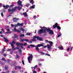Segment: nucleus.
<instances>
[{"instance_id": "nucleus-52", "label": "nucleus", "mask_w": 73, "mask_h": 73, "mask_svg": "<svg viewBox=\"0 0 73 73\" xmlns=\"http://www.w3.org/2000/svg\"><path fill=\"white\" fill-rule=\"evenodd\" d=\"M38 65L39 66H42V64H41V63H39Z\"/></svg>"}, {"instance_id": "nucleus-14", "label": "nucleus", "mask_w": 73, "mask_h": 73, "mask_svg": "<svg viewBox=\"0 0 73 73\" xmlns=\"http://www.w3.org/2000/svg\"><path fill=\"white\" fill-rule=\"evenodd\" d=\"M37 65H36L34 66V67H31V69H32V71H33L34 70H36V68L37 67Z\"/></svg>"}, {"instance_id": "nucleus-39", "label": "nucleus", "mask_w": 73, "mask_h": 73, "mask_svg": "<svg viewBox=\"0 0 73 73\" xmlns=\"http://www.w3.org/2000/svg\"><path fill=\"white\" fill-rule=\"evenodd\" d=\"M36 17H37V16L36 15H34L33 17V18L34 19H36Z\"/></svg>"}, {"instance_id": "nucleus-40", "label": "nucleus", "mask_w": 73, "mask_h": 73, "mask_svg": "<svg viewBox=\"0 0 73 73\" xmlns=\"http://www.w3.org/2000/svg\"><path fill=\"white\" fill-rule=\"evenodd\" d=\"M25 41L26 42H28V41H29V40H28V39H25Z\"/></svg>"}, {"instance_id": "nucleus-15", "label": "nucleus", "mask_w": 73, "mask_h": 73, "mask_svg": "<svg viewBox=\"0 0 73 73\" xmlns=\"http://www.w3.org/2000/svg\"><path fill=\"white\" fill-rule=\"evenodd\" d=\"M9 7L8 5H7L6 6H5L4 5H3V7L5 9H8V7Z\"/></svg>"}, {"instance_id": "nucleus-37", "label": "nucleus", "mask_w": 73, "mask_h": 73, "mask_svg": "<svg viewBox=\"0 0 73 73\" xmlns=\"http://www.w3.org/2000/svg\"><path fill=\"white\" fill-rule=\"evenodd\" d=\"M26 7H28L29 5H30V4H29V3H27V4H26Z\"/></svg>"}, {"instance_id": "nucleus-25", "label": "nucleus", "mask_w": 73, "mask_h": 73, "mask_svg": "<svg viewBox=\"0 0 73 73\" xmlns=\"http://www.w3.org/2000/svg\"><path fill=\"white\" fill-rule=\"evenodd\" d=\"M23 15L25 16H27V12H26L25 13H23Z\"/></svg>"}, {"instance_id": "nucleus-13", "label": "nucleus", "mask_w": 73, "mask_h": 73, "mask_svg": "<svg viewBox=\"0 0 73 73\" xmlns=\"http://www.w3.org/2000/svg\"><path fill=\"white\" fill-rule=\"evenodd\" d=\"M20 30H21V31H22L23 33H26V32L27 31V30H26L24 29L22 27L21 28Z\"/></svg>"}, {"instance_id": "nucleus-26", "label": "nucleus", "mask_w": 73, "mask_h": 73, "mask_svg": "<svg viewBox=\"0 0 73 73\" xmlns=\"http://www.w3.org/2000/svg\"><path fill=\"white\" fill-rule=\"evenodd\" d=\"M30 2L31 4H33V3H34V1H33V0H31V1H30Z\"/></svg>"}, {"instance_id": "nucleus-22", "label": "nucleus", "mask_w": 73, "mask_h": 73, "mask_svg": "<svg viewBox=\"0 0 73 73\" xmlns=\"http://www.w3.org/2000/svg\"><path fill=\"white\" fill-rule=\"evenodd\" d=\"M39 52L40 53L41 55H42V56L45 54V53L44 52H41L40 51H39Z\"/></svg>"}, {"instance_id": "nucleus-48", "label": "nucleus", "mask_w": 73, "mask_h": 73, "mask_svg": "<svg viewBox=\"0 0 73 73\" xmlns=\"http://www.w3.org/2000/svg\"><path fill=\"white\" fill-rule=\"evenodd\" d=\"M5 51V49H2V52L3 53V52H4Z\"/></svg>"}, {"instance_id": "nucleus-24", "label": "nucleus", "mask_w": 73, "mask_h": 73, "mask_svg": "<svg viewBox=\"0 0 73 73\" xmlns=\"http://www.w3.org/2000/svg\"><path fill=\"white\" fill-rule=\"evenodd\" d=\"M24 23H22L21 24L19 23H18V25H19V26H20V25L21 26H23V24Z\"/></svg>"}, {"instance_id": "nucleus-59", "label": "nucleus", "mask_w": 73, "mask_h": 73, "mask_svg": "<svg viewBox=\"0 0 73 73\" xmlns=\"http://www.w3.org/2000/svg\"><path fill=\"white\" fill-rule=\"evenodd\" d=\"M7 61H8V62H9V61H10V60H9V59H7Z\"/></svg>"}, {"instance_id": "nucleus-6", "label": "nucleus", "mask_w": 73, "mask_h": 73, "mask_svg": "<svg viewBox=\"0 0 73 73\" xmlns=\"http://www.w3.org/2000/svg\"><path fill=\"white\" fill-rule=\"evenodd\" d=\"M15 43L16 42H15V40L13 41L12 42L10 43V44L11 45V46L12 48V49L13 50H15L16 49V47L15 48V47H14V46H13V45H15Z\"/></svg>"}, {"instance_id": "nucleus-38", "label": "nucleus", "mask_w": 73, "mask_h": 73, "mask_svg": "<svg viewBox=\"0 0 73 73\" xmlns=\"http://www.w3.org/2000/svg\"><path fill=\"white\" fill-rule=\"evenodd\" d=\"M16 56L17 57V58H20V56L17 55H16Z\"/></svg>"}, {"instance_id": "nucleus-51", "label": "nucleus", "mask_w": 73, "mask_h": 73, "mask_svg": "<svg viewBox=\"0 0 73 73\" xmlns=\"http://www.w3.org/2000/svg\"><path fill=\"white\" fill-rule=\"evenodd\" d=\"M50 56V54H45V56Z\"/></svg>"}, {"instance_id": "nucleus-54", "label": "nucleus", "mask_w": 73, "mask_h": 73, "mask_svg": "<svg viewBox=\"0 0 73 73\" xmlns=\"http://www.w3.org/2000/svg\"><path fill=\"white\" fill-rule=\"evenodd\" d=\"M46 47H47V46H44L43 48H46Z\"/></svg>"}, {"instance_id": "nucleus-42", "label": "nucleus", "mask_w": 73, "mask_h": 73, "mask_svg": "<svg viewBox=\"0 0 73 73\" xmlns=\"http://www.w3.org/2000/svg\"><path fill=\"white\" fill-rule=\"evenodd\" d=\"M30 46H32V47H34V46H35V45H33V44H31V45H30Z\"/></svg>"}, {"instance_id": "nucleus-61", "label": "nucleus", "mask_w": 73, "mask_h": 73, "mask_svg": "<svg viewBox=\"0 0 73 73\" xmlns=\"http://www.w3.org/2000/svg\"><path fill=\"white\" fill-rule=\"evenodd\" d=\"M12 73H15V71H12Z\"/></svg>"}, {"instance_id": "nucleus-7", "label": "nucleus", "mask_w": 73, "mask_h": 73, "mask_svg": "<svg viewBox=\"0 0 73 73\" xmlns=\"http://www.w3.org/2000/svg\"><path fill=\"white\" fill-rule=\"evenodd\" d=\"M58 23H56L54 25H53V27L54 29H55L56 28H57V29H59V30H60L61 29V27H60L59 26H58Z\"/></svg>"}, {"instance_id": "nucleus-47", "label": "nucleus", "mask_w": 73, "mask_h": 73, "mask_svg": "<svg viewBox=\"0 0 73 73\" xmlns=\"http://www.w3.org/2000/svg\"><path fill=\"white\" fill-rule=\"evenodd\" d=\"M33 73H37V72H36V71H33Z\"/></svg>"}, {"instance_id": "nucleus-58", "label": "nucleus", "mask_w": 73, "mask_h": 73, "mask_svg": "<svg viewBox=\"0 0 73 73\" xmlns=\"http://www.w3.org/2000/svg\"><path fill=\"white\" fill-rule=\"evenodd\" d=\"M9 70L7 71L6 72V73H9Z\"/></svg>"}, {"instance_id": "nucleus-33", "label": "nucleus", "mask_w": 73, "mask_h": 73, "mask_svg": "<svg viewBox=\"0 0 73 73\" xmlns=\"http://www.w3.org/2000/svg\"><path fill=\"white\" fill-rule=\"evenodd\" d=\"M1 37H3V39H5V37H4V35H1Z\"/></svg>"}, {"instance_id": "nucleus-32", "label": "nucleus", "mask_w": 73, "mask_h": 73, "mask_svg": "<svg viewBox=\"0 0 73 73\" xmlns=\"http://www.w3.org/2000/svg\"><path fill=\"white\" fill-rule=\"evenodd\" d=\"M35 38H33L32 39V41H36V39H35Z\"/></svg>"}, {"instance_id": "nucleus-9", "label": "nucleus", "mask_w": 73, "mask_h": 73, "mask_svg": "<svg viewBox=\"0 0 73 73\" xmlns=\"http://www.w3.org/2000/svg\"><path fill=\"white\" fill-rule=\"evenodd\" d=\"M33 38H37V40H39L40 41L43 40V39H42V38L40 37H39L38 36H33Z\"/></svg>"}, {"instance_id": "nucleus-18", "label": "nucleus", "mask_w": 73, "mask_h": 73, "mask_svg": "<svg viewBox=\"0 0 73 73\" xmlns=\"http://www.w3.org/2000/svg\"><path fill=\"white\" fill-rule=\"evenodd\" d=\"M21 68V67L19 66H16L15 67V69H20Z\"/></svg>"}, {"instance_id": "nucleus-30", "label": "nucleus", "mask_w": 73, "mask_h": 73, "mask_svg": "<svg viewBox=\"0 0 73 73\" xmlns=\"http://www.w3.org/2000/svg\"><path fill=\"white\" fill-rule=\"evenodd\" d=\"M25 36V35L24 34H21L20 35V37H24Z\"/></svg>"}, {"instance_id": "nucleus-3", "label": "nucleus", "mask_w": 73, "mask_h": 73, "mask_svg": "<svg viewBox=\"0 0 73 73\" xmlns=\"http://www.w3.org/2000/svg\"><path fill=\"white\" fill-rule=\"evenodd\" d=\"M17 3L18 4V5H20V6H19L17 7V8H18V10H19V11H20L21 10V9L22 7H23V5H22V4H21V3H22L21 2V1H20V0H19L18 1Z\"/></svg>"}, {"instance_id": "nucleus-21", "label": "nucleus", "mask_w": 73, "mask_h": 73, "mask_svg": "<svg viewBox=\"0 0 73 73\" xmlns=\"http://www.w3.org/2000/svg\"><path fill=\"white\" fill-rule=\"evenodd\" d=\"M1 60H3V61H4L5 62H6V63H8L7 62V60H5V58H2Z\"/></svg>"}, {"instance_id": "nucleus-31", "label": "nucleus", "mask_w": 73, "mask_h": 73, "mask_svg": "<svg viewBox=\"0 0 73 73\" xmlns=\"http://www.w3.org/2000/svg\"><path fill=\"white\" fill-rule=\"evenodd\" d=\"M4 40H5V41H6V42H8V39L5 38V39H4Z\"/></svg>"}, {"instance_id": "nucleus-4", "label": "nucleus", "mask_w": 73, "mask_h": 73, "mask_svg": "<svg viewBox=\"0 0 73 73\" xmlns=\"http://www.w3.org/2000/svg\"><path fill=\"white\" fill-rule=\"evenodd\" d=\"M16 45L18 46L21 45V46H22L21 47V48H22V49H23L24 48L23 46H26V45H27V43H25L23 44V43H20L17 42L16 43Z\"/></svg>"}, {"instance_id": "nucleus-44", "label": "nucleus", "mask_w": 73, "mask_h": 73, "mask_svg": "<svg viewBox=\"0 0 73 73\" xmlns=\"http://www.w3.org/2000/svg\"><path fill=\"white\" fill-rule=\"evenodd\" d=\"M22 64H23V65L25 64H24V61L23 60H22Z\"/></svg>"}, {"instance_id": "nucleus-46", "label": "nucleus", "mask_w": 73, "mask_h": 73, "mask_svg": "<svg viewBox=\"0 0 73 73\" xmlns=\"http://www.w3.org/2000/svg\"><path fill=\"white\" fill-rule=\"evenodd\" d=\"M28 42L29 43H32V42L31 40L29 41H28Z\"/></svg>"}, {"instance_id": "nucleus-56", "label": "nucleus", "mask_w": 73, "mask_h": 73, "mask_svg": "<svg viewBox=\"0 0 73 73\" xmlns=\"http://www.w3.org/2000/svg\"><path fill=\"white\" fill-rule=\"evenodd\" d=\"M3 55H4V56L5 57L6 56H7L6 54H4Z\"/></svg>"}, {"instance_id": "nucleus-63", "label": "nucleus", "mask_w": 73, "mask_h": 73, "mask_svg": "<svg viewBox=\"0 0 73 73\" xmlns=\"http://www.w3.org/2000/svg\"><path fill=\"white\" fill-rule=\"evenodd\" d=\"M27 48H30V46H27Z\"/></svg>"}, {"instance_id": "nucleus-36", "label": "nucleus", "mask_w": 73, "mask_h": 73, "mask_svg": "<svg viewBox=\"0 0 73 73\" xmlns=\"http://www.w3.org/2000/svg\"><path fill=\"white\" fill-rule=\"evenodd\" d=\"M36 50H37V51H38V52H40L39 51V49L38 48V47H36Z\"/></svg>"}, {"instance_id": "nucleus-19", "label": "nucleus", "mask_w": 73, "mask_h": 73, "mask_svg": "<svg viewBox=\"0 0 73 73\" xmlns=\"http://www.w3.org/2000/svg\"><path fill=\"white\" fill-rule=\"evenodd\" d=\"M70 49H71V50H72V49H73V47H70L69 48H68L67 49V51H69V50H70Z\"/></svg>"}, {"instance_id": "nucleus-17", "label": "nucleus", "mask_w": 73, "mask_h": 73, "mask_svg": "<svg viewBox=\"0 0 73 73\" xmlns=\"http://www.w3.org/2000/svg\"><path fill=\"white\" fill-rule=\"evenodd\" d=\"M14 19V21L15 22H17V20H19V18H13Z\"/></svg>"}, {"instance_id": "nucleus-1", "label": "nucleus", "mask_w": 73, "mask_h": 73, "mask_svg": "<svg viewBox=\"0 0 73 73\" xmlns=\"http://www.w3.org/2000/svg\"><path fill=\"white\" fill-rule=\"evenodd\" d=\"M46 32H49V34L50 35H52V34H53V32L52 30L48 29L45 27H42V29L39 30L38 32L39 33H46Z\"/></svg>"}, {"instance_id": "nucleus-2", "label": "nucleus", "mask_w": 73, "mask_h": 73, "mask_svg": "<svg viewBox=\"0 0 73 73\" xmlns=\"http://www.w3.org/2000/svg\"><path fill=\"white\" fill-rule=\"evenodd\" d=\"M45 41H46V42L47 44L49 43L50 44V45L49 44H47V48L48 50L50 51V50H51L53 49V48H51V47L52 46V45H53V42L50 41H49L48 40H45Z\"/></svg>"}, {"instance_id": "nucleus-60", "label": "nucleus", "mask_w": 73, "mask_h": 73, "mask_svg": "<svg viewBox=\"0 0 73 73\" xmlns=\"http://www.w3.org/2000/svg\"><path fill=\"white\" fill-rule=\"evenodd\" d=\"M40 70V69L39 68H38V72H39Z\"/></svg>"}, {"instance_id": "nucleus-35", "label": "nucleus", "mask_w": 73, "mask_h": 73, "mask_svg": "<svg viewBox=\"0 0 73 73\" xmlns=\"http://www.w3.org/2000/svg\"><path fill=\"white\" fill-rule=\"evenodd\" d=\"M18 26H19V25H18V23H17V25H14V27H15V28H16V27H18Z\"/></svg>"}, {"instance_id": "nucleus-45", "label": "nucleus", "mask_w": 73, "mask_h": 73, "mask_svg": "<svg viewBox=\"0 0 73 73\" xmlns=\"http://www.w3.org/2000/svg\"><path fill=\"white\" fill-rule=\"evenodd\" d=\"M11 27H15V25L12 24L11 25Z\"/></svg>"}, {"instance_id": "nucleus-11", "label": "nucleus", "mask_w": 73, "mask_h": 73, "mask_svg": "<svg viewBox=\"0 0 73 73\" xmlns=\"http://www.w3.org/2000/svg\"><path fill=\"white\" fill-rule=\"evenodd\" d=\"M14 31L15 32H17L18 33H20V32H21V31H20L19 30L16 29V27L14 28Z\"/></svg>"}, {"instance_id": "nucleus-41", "label": "nucleus", "mask_w": 73, "mask_h": 73, "mask_svg": "<svg viewBox=\"0 0 73 73\" xmlns=\"http://www.w3.org/2000/svg\"><path fill=\"white\" fill-rule=\"evenodd\" d=\"M61 35H62V34L61 33L60 34L58 35V37H60V36H61Z\"/></svg>"}, {"instance_id": "nucleus-53", "label": "nucleus", "mask_w": 73, "mask_h": 73, "mask_svg": "<svg viewBox=\"0 0 73 73\" xmlns=\"http://www.w3.org/2000/svg\"><path fill=\"white\" fill-rule=\"evenodd\" d=\"M2 7V4L0 3V8Z\"/></svg>"}, {"instance_id": "nucleus-20", "label": "nucleus", "mask_w": 73, "mask_h": 73, "mask_svg": "<svg viewBox=\"0 0 73 73\" xmlns=\"http://www.w3.org/2000/svg\"><path fill=\"white\" fill-rule=\"evenodd\" d=\"M35 6V5H33L32 6L30 7V9H34Z\"/></svg>"}, {"instance_id": "nucleus-43", "label": "nucleus", "mask_w": 73, "mask_h": 73, "mask_svg": "<svg viewBox=\"0 0 73 73\" xmlns=\"http://www.w3.org/2000/svg\"><path fill=\"white\" fill-rule=\"evenodd\" d=\"M12 50V49H9L7 50V51L9 52V51H11Z\"/></svg>"}, {"instance_id": "nucleus-27", "label": "nucleus", "mask_w": 73, "mask_h": 73, "mask_svg": "<svg viewBox=\"0 0 73 73\" xmlns=\"http://www.w3.org/2000/svg\"><path fill=\"white\" fill-rule=\"evenodd\" d=\"M25 41V39H21L20 40L21 42H23Z\"/></svg>"}, {"instance_id": "nucleus-49", "label": "nucleus", "mask_w": 73, "mask_h": 73, "mask_svg": "<svg viewBox=\"0 0 73 73\" xmlns=\"http://www.w3.org/2000/svg\"><path fill=\"white\" fill-rule=\"evenodd\" d=\"M1 16H2V17H3L4 16V14H3V13H1Z\"/></svg>"}, {"instance_id": "nucleus-28", "label": "nucleus", "mask_w": 73, "mask_h": 73, "mask_svg": "<svg viewBox=\"0 0 73 73\" xmlns=\"http://www.w3.org/2000/svg\"><path fill=\"white\" fill-rule=\"evenodd\" d=\"M59 48L60 49V50H63L64 49V48L62 46H60L59 47Z\"/></svg>"}, {"instance_id": "nucleus-50", "label": "nucleus", "mask_w": 73, "mask_h": 73, "mask_svg": "<svg viewBox=\"0 0 73 73\" xmlns=\"http://www.w3.org/2000/svg\"><path fill=\"white\" fill-rule=\"evenodd\" d=\"M66 54V52H65L64 53V56H68V55Z\"/></svg>"}, {"instance_id": "nucleus-23", "label": "nucleus", "mask_w": 73, "mask_h": 73, "mask_svg": "<svg viewBox=\"0 0 73 73\" xmlns=\"http://www.w3.org/2000/svg\"><path fill=\"white\" fill-rule=\"evenodd\" d=\"M31 35V33H27L25 34L26 36H30V35Z\"/></svg>"}, {"instance_id": "nucleus-29", "label": "nucleus", "mask_w": 73, "mask_h": 73, "mask_svg": "<svg viewBox=\"0 0 73 73\" xmlns=\"http://www.w3.org/2000/svg\"><path fill=\"white\" fill-rule=\"evenodd\" d=\"M19 45H17V47H15L16 49H19Z\"/></svg>"}, {"instance_id": "nucleus-10", "label": "nucleus", "mask_w": 73, "mask_h": 73, "mask_svg": "<svg viewBox=\"0 0 73 73\" xmlns=\"http://www.w3.org/2000/svg\"><path fill=\"white\" fill-rule=\"evenodd\" d=\"M7 30L8 31L5 33H7V34H10V33H12V32L10 31V29H7Z\"/></svg>"}, {"instance_id": "nucleus-55", "label": "nucleus", "mask_w": 73, "mask_h": 73, "mask_svg": "<svg viewBox=\"0 0 73 73\" xmlns=\"http://www.w3.org/2000/svg\"><path fill=\"white\" fill-rule=\"evenodd\" d=\"M1 31H2V32H4V29H2Z\"/></svg>"}, {"instance_id": "nucleus-16", "label": "nucleus", "mask_w": 73, "mask_h": 73, "mask_svg": "<svg viewBox=\"0 0 73 73\" xmlns=\"http://www.w3.org/2000/svg\"><path fill=\"white\" fill-rule=\"evenodd\" d=\"M14 37H13V38H18V36H17V35L16 34H14L13 35Z\"/></svg>"}, {"instance_id": "nucleus-64", "label": "nucleus", "mask_w": 73, "mask_h": 73, "mask_svg": "<svg viewBox=\"0 0 73 73\" xmlns=\"http://www.w3.org/2000/svg\"><path fill=\"white\" fill-rule=\"evenodd\" d=\"M5 11H6L5 10H3V12H4V13H5Z\"/></svg>"}, {"instance_id": "nucleus-34", "label": "nucleus", "mask_w": 73, "mask_h": 73, "mask_svg": "<svg viewBox=\"0 0 73 73\" xmlns=\"http://www.w3.org/2000/svg\"><path fill=\"white\" fill-rule=\"evenodd\" d=\"M5 70H7V69H8V66H5Z\"/></svg>"}, {"instance_id": "nucleus-57", "label": "nucleus", "mask_w": 73, "mask_h": 73, "mask_svg": "<svg viewBox=\"0 0 73 73\" xmlns=\"http://www.w3.org/2000/svg\"><path fill=\"white\" fill-rule=\"evenodd\" d=\"M19 52H22V50L20 49L19 50Z\"/></svg>"}, {"instance_id": "nucleus-62", "label": "nucleus", "mask_w": 73, "mask_h": 73, "mask_svg": "<svg viewBox=\"0 0 73 73\" xmlns=\"http://www.w3.org/2000/svg\"><path fill=\"white\" fill-rule=\"evenodd\" d=\"M41 61H44V60L42 59H41Z\"/></svg>"}, {"instance_id": "nucleus-8", "label": "nucleus", "mask_w": 73, "mask_h": 73, "mask_svg": "<svg viewBox=\"0 0 73 73\" xmlns=\"http://www.w3.org/2000/svg\"><path fill=\"white\" fill-rule=\"evenodd\" d=\"M33 58V55L32 54L31 55V56H29L28 58V61L29 63H31V61H32V58Z\"/></svg>"}, {"instance_id": "nucleus-5", "label": "nucleus", "mask_w": 73, "mask_h": 73, "mask_svg": "<svg viewBox=\"0 0 73 73\" xmlns=\"http://www.w3.org/2000/svg\"><path fill=\"white\" fill-rule=\"evenodd\" d=\"M17 9V7H15L14 8L12 9H8V12H11L10 13V14H12L14 12V11H15Z\"/></svg>"}, {"instance_id": "nucleus-12", "label": "nucleus", "mask_w": 73, "mask_h": 73, "mask_svg": "<svg viewBox=\"0 0 73 73\" xmlns=\"http://www.w3.org/2000/svg\"><path fill=\"white\" fill-rule=\"evenodd\" d=\"M40 46H44V45L42 44H38L37 46H35L36 48H38V47H40Z\"/></svg>"}]
</instances>
